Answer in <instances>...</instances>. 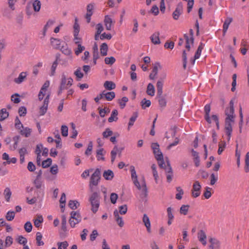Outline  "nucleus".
<instances>
[{
    "label": "nucleus",
    "instance_id": "nucleus-1",
    "mask_svg": "<svg viewBox=\"0 0 249 249\" xmlns=\"http://www.w3.org/2000/svg\"><path fill=\"white\" fill-rule=\"evenodd\" d=\"M130 170L131 172V179L134 185L139 190H141L142 191L141 197L142 198L145 197L147 195V191L144 177H142V185H141L138 180V177L136 174V172L135 171L134 166L131 165L130 167Z\"/></svg>",
    "mask_w": 249,
    "mask_h": 249
},
{
    "label": "nucleus",
    "instance_id": "nucleus-2",
    "mask_svg": "<svg viewBox=\"0 0 249 249\" xmlns=\"http://www.w3.org/2000/svg\"><path fill=\"white\" fill-rule=\"evenodd\" d=\"M89 200L91 206V210L93 213H96L100 205V196L97 192H93L89 196Z\"/></svg>",
    "mask_w": 249,
    "mask_h": 249
},
{
    "label": "nucleus",
    "instance_id": "nucleus-3",
    "mask_svg": "<svg viewBox=\"0 0 249 249\" xmlns=\"http://www.w3.org/2000/svg\"><path fill=\"white\" fill-rule=\"evenodd\" d=\"M230 107H227L225 111L226 116L225 121L233 122L234 123L235 115L234 114V103L233 100L230 102Z\"/></svg>",
    "mask_w": 249,
    "mask_h": 249
},
{
    "label": "nucleus",
    "instance_id": "nucleus-4",
    "mask_svg": "<svg viewBox=\"0 0 249 249\" xmlns=\"http://www.w3.org/2000/svg\"><path fill=\"white\" fill-rule=\"evenodd\" d=\"M100 179V171L97 168L91 175L89 181V188L91 191H93V186H97Z\"/></svg>",
    "mask_w": 249,
    "mask_h": 249
},
{
    "label": "nucleus",
    "instance_id": "nucleus-5",
    "mask_svg": "<svg viewBox=\"0 0 249 249\" xmlns=\"http://www.w3.org/2000/svg\"><path fill=\"white\" fill-rule=\"evenodd\" d=\"M73 82L72 78L71 77L67 78L65 74L63 73L61 75L60 86L61 87V88H65L66 89H67L72 85Z\"/></svg>",
    "mask_w": 249,
    "mask_h": 249
},
{
    "label": "nucleus",
    "instance_id": "nucleus-6",
    "mask_svg": "<svg viewBox=\"0 0 249 249\" xmlns=\"http://www.w3.org/2000/svg\"><path fill=\"white\" fill-rule=\"evenodd\" d=\"M50 94H48L45 98L43 105L39 107V113L40 116L44 115L46 112L49 103Z\"/></svg>",
    "mask_w": 249,
    "mask_h": 249
},
{
    "label": "nucleus",
    "instance_id": "nucleus-7",
    "mask_svg": "<svg viewBox=\"0 0 249 249\" xmlns=\"http://www.w3.org/2000/svg\"><path fill=\"white\" fill-rule=\"evenodd\" d=\"M201 188V186L199 182L198 181H196L193 184L192 190V195L193 197H197L200 195Z\"/></svg>",
    "mask_w": 249,
    "mask_h": 249
},
{
    "label": "nucleus",
    "instance_id": "nucleus-8",
    "mask_svg": "<svg viewBox=\"0 0 249 249\" xmlns=\"http://www.w3.org/2000/svg\"><path fill=\"white\" fill-rule=\"evenodd\" d=\"M233 122L225 121V129L226 135L228 136V141H230L232 131V126L234 124Z\"/></svg>",
    "mask_w": 249,
    "mask_h": 249
},
{
    "label": "nucleus",
    "instance_id": "nucleus-9",
    "mask_svg": "<svg viewBox=\"0 0 249 249\" xmlns=\"http://www.w3.org/2000/svg\"><path fill=\"white\" fill-rule=\"evenodd\" d=\"M160 146L158 143H152L151 144V148L153 150V153L155 155V158H160L163 157L162 153L160 151Z\"/></svg>",
    "mask_w": 249,
    "mask_h": 249
},
{
    "label": "nucleus",
    "instance_id": "nucleus-10",
    "mask_svg": "<svg viewBox=\"0 0 249 249\" xmlns=\"http://www.w3.org/2000/svg\"><path fill=\"white\" fill-rule=\"evenodd\" d=\"M210 249H220V242L217 239L213 238H209Z\"/></svg>",
    "mask_w": 249,
    "mask_h": 249
},
{
    "label": "nucleus",
    "instance_id": "nucleus-11",
    "mask_svg": "<svg viewBox=\"0 0 249 249\" xmlns=\"http://www.w3.org/2000/svg\"><path fill=\"white\" fill-rule=\"evenodd\" d=\"M159 69H161V66L159 62H156L154 64L152 72L149 75L150 79L154 80L156 78Z\"/></svg>",
    "mask_w": 249,
    "mask_h": 249
},
{
    "label": "nucleus",
    "instance_id": "nucleus-12",
    "mask_svg": "<svg viewBox=\"0 0 249 249\" xmlns=\"http://www.w3.org/2000/svg\"><path fill=\"white\" fill-rule=\"evenodd\" d=\"M19 133L22 135L26 138L29 137L32 133V129L28 127H24L23 125L19 129Z\"/></svg>",
    "mask_w": 249,
    "mask_h": 249
},
{
    "label": "nucleus",
    "instance_id": "nucleus-13",
    "mask_svg": "<svg viewBox=\"0 0 249 249\" xmlns=\"http://www.w3.org/2000/svg\"><path fill=\"white\" fill-rule=\"evenodd\" d=\"M27 72H21L19 74L18 77L14 79V82L18 84H20L23 82H24L27 79Z\"/></svg>",
    "mask_w": 249,
    "mask_h": 249
},
{
    "label": "nucleus",
    "instance_id": "nucleus-14",
    "mask_svg": "<svg viewBox=\"0 0 249 249\" xmlns=\"http://www.w3.org/2000/svg\"><path fill=\"white\" fill-rule=\"evenodd\" d=\"M184 37L186 41L185 48L188 51H189L191 48V45H193L194 43V38L189 37L187 34L184 35Z\"/></svg>",
    "mask_w": 249,
    "mask_h": 249
},
{
    "label": "nucleus",
    "instance_id": "nucleus-15",
    "mask_svg": "<svg viewBox=\"0 0 249 249\" xmlns=\"http://www.w3.org/2000/svg\"><path fill=\"white\" fill-rule=\"evenodd\" d=\"M197 237L198 240L203 245L205 246L206 245V235L203 231L200 230L198 232Z\"/></svg>",
    "mask_w": 249,
    "mask_h": 249
},
{
    "label": "nucleus",
    "instance_id": "nucleus-16",
    "mask_svg": "<svg viewBox=\"0 0 249 249\" xmlns=\"http://www.w3.org/2000/svg\"><path fill=\"white\" fill-rule=\"evenodd\" d=\"M51 43L53 48L55 49H60L62 46V41L60 40L53 37L51 38Z\"/></svg>",
    "mask_w": 249,
    "mask_h": 249
},
{
    "label": "nucleus",
    "instance_id": "nucleus-17",
    "mask_svg": "<svg viewBox=\"0 0 249 249\" xmlns=\"http://www.w3.org/2000/svg\"><path fill=\"white\" fill-rule=\"evenodd\" d=\"M104 23L106 29L107 30H111L112 26L114 23V21H113L109 17H105Z\"/></svg>",
    "mask_w": 249,
    "mask_h": 249
},
{
    "label": "nucleus",
    "instance_id": "nucleus-18",
    "mask_svg": "<svg viewBox=\"0 0 249 249\" xmlns=\"http://www.w3.org/2000/svg\"><path fill=\"white\" fill-rule=\"evenodd\" d=\"M142 222L146 228L147 231L148 232H151V224L150 220L147 214H144L142 218Z\"/></svg>",
    "mask_w": 249,
    "mask_h": 249
},
{
    "label": "nucleus",
    "instance_id": "nucleus-19",
    "mask_svg": "<svg viewBox=\"0 0 249 249\" xmlns=\"http://www.w3.org/2000/svg\"><path fill=\"white\" fill-rule=\"evenodd\" d=\"M113 214L118 225L120 227H123L124 222L123 220L122 217L119 216L118 211L117 210L114 211Z\"/></svg>",
    "mask_w": 249,
    "mask_h": 249
},
{
    "label": "nucleus",
    "instance_id": "nucleus-20",
    "mask_svg": "<svg viewBox=\"0 0 249 249\" xmlns=\"http://www.w3.org/2000/svg\"><path fill=\"white\" fill-rule=\"evenodd\" d=\"M103 92L104 98L108 101H112L115 97V93L113 91L107 92L104 90Z\"/></svg>",
    "mask_w": 249,
    "mask_h": 249
},
{
    "label": "nucleus",
    "instance_id": "nucleus-21",
    "mask_svg": "<svg viewBox=\"0 0 249 249\" xmlns=\"http://www.w3.org/2000/svg\"><path fill=\"white\" fill-rule=\"evenodd\" d=\"M183 5L181 2H179L177 6L175 11L173 14V16H179L183 13Z\"/></svg>",
    "mask_w": 249,
    "mask_h": 249
},
{
    "label": "nucleus",
    "instance_id": "nucleus-22",
    "mask_svg": "<svg viewBox=\"0 0 249 249\" xmlns=\"http://www.w3.org/2000/svg\"><path fill=\"white\" fill-rule=\"evenodd\" d=\"M159 36V32H155L151 36L150 39L153 44H160V43Z\"/></svg>",
    "mask_w": 249,
    "mask_h": 249
},
{
    "label": "nucleus",
    "instance_id": "nucleus-23",
    "mask_svg": "<svg viewBox=\"0 0 249 249\" xmlns=\"http://www.w3.org/2000/svg\"><path fill=\"white\" fill-rule=\"evenodd\" d=\"M211 110V107L209 104H207L204 107V111L205 112V119L206 121L210 124L211 123V118L209 116V113Z\"/></svg>",
    "mask_w": 249,
    "mask_h": 249
},
{
    "label": "nucleus",
    "instance_id": "nucleus-24",
    "mask_svg": "<svg viewBox=\"0 0 249 249\" xmlns=\"http://www.w3.org/2000/svg\"><path fill=\"white\" fill-rule=\"evenodd\" d=\"M34 225L39 228L43 222V218L41 215H37L36 217L33 220Z\"/></svg>",
    "mask_w": 249,
    "mask_h": 249
},
{
    "label": "nucleus",
    "instance_id": "nucleus-25",
    "mask_svg": "<svg viewBox=\"0 0 249 249\" xmlns=\"http://www.w3.org/2000/svg\"><path fill=\"white\" fill-rule=\"evenodd\" d=\"M103 176L106 180H111L114 177V173L111 170H107L104 171Z\"/></svg>",
    "mask_w": 249,
    "mask_h": 249
},
{
    "label": "nucleus",
    "instance_id": "nucleus-26",
    "mask_svg": "<svg viewBox=\"0 0 249 249\" xmlns=\"http://www.w3.org/2000/svg\"><path fill=\"white\" fill-rule=\"evenodd\" d=\"M104 88L108 90H111L115 88L116 85L115 84L110 81H106L104 84Z\"/></svg>",
    "mask_w": 249,
    "mask_h": 249
},
{
    "label": "nucleus",
    "instance_id": "nucleus-27",
    "mask_svg": "<svg viewBox=\"0 0 249 249\" xmlns=\"http://www.w3.org/2000/svg\"><path fill=\"white\" fill-rule=\"evenodd\" d=\"M34 183L37 189H41L42 191V195H44V186H43V188L41 189L42 186V181L39 178H36L34 180Z\"/></svg>",
    "mask_w": 249,
    "mask_h": 249
},
{
    "label": "nucleus",
    "instance_id": "nucleus-28",
    "mask_svg": "<svg viewBox=\"0 0 249 249\" xmlns=\"http://www.w3.org/2000/svg\"><path fill=\"white\" fill-rule=\"evenodd\" d=\"M155 89L154 86L151 83H149L147 85L146 93L148 95L153 96L155 95Z\"/></svg>",
    "mask_w": 249,
    "mask_h": 249
},
{
    "label": "nucleus",
    "instance_id": "nucleus-29",
    "mask_svg": "<svg viewBox=\"0 0 249 249\" xmlns=\"http://www.w3.org/2000/svg\"><path fill=\"white\" fill-rule=\"evenodd\" d=\"M9 116V113L5 108L0 110V121H3Z\"/></svg>",
    "mask_w": 249,
    "mask_h": 249
},
{
    "label": "nucleus",
    "instance_id": "nucleus-30",
    "mask_svg": "<svg viewBox=\"0 0 249 249\" xmlns=\"http://www.w3.org/2000/svg\"><path fill=\"white\" fill-rule=\"evenodd\" d=\"M118 114V112L117 110L114 109L112 110L110 117L108 118V121L109 123H111L113 121H117L118 120L117 115Z\"/></svg>",
    "mask_w": 249,
    "mask_h": 249
},
{
    "label": "nucleus",
    "instance_id": "nucleus-31",
    "mask_svg": "<svg viewBox=\"0 0 249 249\" xmlns=\"http://www.w3.org/2000/svg\"><path fill=\"white\" fill-rule=\"evenodd\" d=\"M232 21V18L230 17L227 18L225 19V20L224 22V24H223V31L224 34H225L226 33V32L228 29L229 26L230 24V23Z\"/></svg>",
    "mask_w": 249,
    "mask_h": 249
},
{
    "label": "nucleus",
    "instance_id": "nucleus-32",
    "mask_svg": "<svg viewBox=\"0 0 249 249\" xmlns=\"http://www.w3.org/2000/svg\"><path fill=\"white\" fill-rule=\"evenodd\" d=\"M105 153V152L104 151V150L103 148H101L97 150L96 151V157L98 160H104L105 158H104L103 156L104 154Z\"/></svg>",
    "mask_w": 249,
    "mask_h": 249
},
{
    "label": "nucleus",
    "instance_id": "nucleus-33",
    "mask_svg": "<svg viewBox=\"0 0 249 249\" xmlns=\"http://www.w3.org/2000/svg\"><path fill=\"white\" fill-rule=\"evenodd\" d=\"M128 101V98L127 97H123L122 99L118 100V103L119 104L121 108H124L125 106L126 103Z\"/></svg>",
    "mask_w": 249,
    "mask_h": 249
},
{
    "label": "nucleus",
    "instance_id": "nucleus-34",
    "mask_svg": "<svg viewBox=\"0 0 249 249\" xmlns=\"http://www.w3.org/2000/svg\"><path fill=\"white\" fill-rule=\"evenodd\" d=\"M12 195V192L9 187H6L4 190L3 195L7 202H9Z\"/></svg>",
    "mask_w": 249,
    "mask_h": 249
},
{
    "label": "nucleus",
    "instance_id": "nucleus-35",
    "mask_svg": "<svg viewBox=\"0 0 249 249\" xmlns=\"http://www.w3.org/2000/svg\"><path fill=\"white\" fill-rule=\"evenodd\" d=\"M163 82L157 81L156 87L157 89V96H160L162 94V88L163 86Z\"/></svg>",
    "mask_w": 249,
    "mask_h": 249
},
{
    "label": "nucleus",
    "instance_id": "nucleus-36",
    "mask_svg": "<svg viewBox=\"0 0 249 249\" xmlns=\"http://www.w3.org/2000/svg\"><path fill=\"white\" fill-rule=\"evenodd\" d=\"M75 44L77 45V49L75 51V53L78 55L81 53L85 49V47L82 46L81 44V41H75Z\"/></svg>",
    "mask_w": 249,
    "mask_h": 249
},
{
    "label": "nucleus",
    "instance_id": "nucleus-37",
    "mask_svg": "<svg viewBox=\"0 0 249 249\" xmlns=\"http://www.w3.org/2000/svg\"><path fill=\"white\" fill-rule=\"evenodd\" d=\"M138 117V114L137 112H134L132 115V116L130 118L129 123H128V130L130 129V128L131 126H132L134 124V123L136 121L137 118Z\"/></svg>",
    "mask_w": 249,
    "mask_h": 249
},
{
    "label": "nucleus",
    "instance_id": "nucleus-38",
    "mask_svg": "<svg viewBox=\"0 0 249 249\" xmlns=\"http://www.w3.org/2000/svg\"><path fill=\"white\" fill-rule=\"evenodd\" d=\"M151 169L153 172V177L154 178L155 182L156 183H158V178H159V176L158 174V172L156 170V165L155 164H153L151 166Z\"/></svg>",
    "mask_w": 249,
    "mask_h": 249
},
{
    "label": "nucleus",
    "instance_id": "nucleus-39",
    "mask_svg": "<svg viewBox=\"0 0 249 249\" xmlns=\"http://www.w3.org/2000/svg\"><path fill=\"white\" fill-rule=\"evenodd\" d=\"M42 235L40 232H37L36 234V240L37 246H41L44 245L43 241H42Z\"/></svg>",
    "mask_w": 249,
    "mask_h": 249
},
{
    "label": "nucleus",
    "instance_id": "nucleus-40",
    "mask_svg": "<svg viewBox=\"0 0 249 249\" xmlns=\"http://www.w3.org/2000/svg\"><path fill=\"white\" fill-rule=\"evenodd\" d=\"M73 36H78V34L80 31V26L77 23V18L75 19V23L73 25Z\"/></svg>",
    "mask_w": 249,
    "mask_h": 249
},
{
    "label": "nucleus",
    "instance_id": "nucleus-41",
    "mask_svg": "<svg viewBox=\"0 0 249 249\" xmlns=\"http://www.w3.org/2000/svg\"><path fill=\"white\" fill-rule=\"evenodd\" d=\"M32 6L35 11H39L41 7L40 1L38 0H34L32 2Z\"/></svg>",
    "mask_w": 249,
    "mask_h": 249
},
{
    "label": "nucleus",
    "instance_id": "nucleus-42",
    "mask_svg": "<svg viewBox=\"0 0 249 249\" xmlns=\"http://www.w3.org/2000/svg\"><path fill=\"white\" fill-rule=\"evenodd\" d=\"M80 204L77 200H70L68 205L72 210H75L79 206Z\"/></svg>",
    "mask_w": 249,
    "mask_h": 249
},
{
    "label": "nucleus",
    "instance_id": "nucleus-43",
    "mask_svg": "<svg viewBox=\"0 0 249 249\" xmlns=\"http://www.w3.org/2000/svg\"><path fill=\"white\" fill-rule=\"evenodd\" d=\"M108 50V47L106 43H103L100 48V52L102 55L105 56L107 54V52Z\"/></svg>",
    "mask_w": 249,
    "mask_h": 249
},
{
    "label": "nucleus",
    "instance_id": "nucleus-44",
    "mask_svg": "<svg viewBox=\"0 0 249 249\" xmlns=\"http://www.w3.org/2000/svg\"><path fill=\"white\" fill-rule=\"evenodd\" d=\"M165 162L167 163V165H165L163 169L165 170L167 174L172 173V169L170 164L169 160L167 158L165 159Z\"/></svg>",
    "mask_w": 249,
    "mask_h": 249
},
{
    "label": "nucleus",
    "instance_id": "nucleus-45",
    "mask_svg": "<svg viewBox=\"0 0 249 249\" xmlns=\"http://www.w3.org/2000/svg\"><path fill=\"white\" fill-rule=\"evenodd\" d=\"M94 8V5L93 4L90 3L87 5V13L86 16H92L93 14V11Z\"/></svg>",
    "mask_w": 249,
    "mask_h": 249
},
{
    "label": "nucleus",
    "instance_id": "nucleus-46",
    "mask_svg": "<svg viewBox=\"0 0 249 249\" xmlns=\"http://www.w3.org/2000/svg\"><path fill=\"white\" fill-rule=\"evenodd\" d=\"M17 241L20 245H23V246H26L27 243V240L26 238L22 235L18 236L17 239Z\"/></svg>",
    "mask_w": 249,
    "mask_h": 249
},
{
    "label": "nucleus",
    "instance_id": "nucleus-47",
    "mask_svg": "<svg viewBox=\"0 0 249 249\" xmlns=\"http://www.w3.org/2000/svg\"><path fill=\"white\" fill-rule=\"evenodd\" d=\"M15 213L14 211H9L6 214L5 217L8 221H12L15 217Z\"/></svg>",
    "mask_w": 249,
    "mask_h": 249
},
{
    "label": "nucleus",
    "instance_id": "nucleus-48",
    "mask_svg": "<svg viewBox=\"0 0 249 249\" xmlns=\"http://www.w3.org/2000/svg\"><path fill=\"white\" fill-rule=\"evenodd\" d=\"M60 49L62 52L66 55H70L71 53V50L68 48L67 45L65 46L62 45Z\"/></svg>",
    "mask_w": 249,
    "mask_h": 249
},
{
    "label": "nucleus",
    "instance_id": "nucleus-49",
    "mask_svg": "<svg viewBox=\"0 0 249 249\" xmlns=\"http://www.w3.org/2000/svg\"><path fill=\"white\" fill-rule=\"evenodd\" d=\"M141 105L143 109L149 107L151 105V102L149 100H146L145 98L143 99L141 102Z\"/></svg>",
    "mask_w": 249,
    "mask_h": 249
},
{
    "label": "nucleus",
    "instance_id": "nucleus-50",
    "mask_svg": "<svg viewBox=\"0 0 249 249\" xmlns=\"http://www.w3.org/2000/svg\"><path fill=\"white\" fill-rule=\"evenodd\" d=\"M177 191L178 192V193L176 194V198L178 200H180L182 198V196L184 193L183 191L180 187H177Z\"/></svg>",
    "mask_w": 249,
    "mask_h": 249
},
{
    "label": "nucleus",
    "instance_id": "nucleus-51",
    "mask_svg": "<svg viewBox=\"0 0 249 249\" xmlns=\"http://www.w3.org/2000/svg\"><path fill=\"white\" fill-rule=\"evenodd\" d=\"M58 63L57 60L53 62L51 68V73L50 76H53L55 73V70L57 66Z\"/></svg>",
    "mask_w": 249,
    "mask_h": 249
},
{
    "label": "nucleus",
    "instance_id": "nucleus-52",
    "mask_svg": "<svg viewBox=\"0 0 249 249\" xmlns=\"http://www.w3.org/2000/svg\"><path fill=\"white\" fill-rule=\"evenodd\" d=\"M52 160L50 158H48L46 160H45L42 162V166L43 168H47L49 167L52 164Z\"/></svg>",
    "mask_w": 249,
    "mask_h": 249
},
{
    "label": "nucleus",
    "instance_id": "nucleus-53",
    "mask_svg": "<svg viewBox=\"0 0 249 249\" xmlns=\"http://www.w3.org/2000/svg\"><path fill=\"white\" fill-rule=\"evenodd\" d=\"M159 99V103L160 107H165L166 105V101L165 98L162 96V94L160 96H158Z\"/></svg>",
    "mask_w": 249,
    "mask_h": 249
},
{
    "label": "nucleus",
    "instance_id": "nucleus-54",
    "mask_svg": "<svg viewBox=\"0 0 249 249\" xmlns=\"http://www.w3.org/2000/svg\"><path fill=\"white\" fill-rule=\"evenodd\" d=\"M245 170L246 172L249 171V152H248L246 155Z\"/></svg>",
    "mask_w": 249,
    "mask_h": 249
},
{
    "label": "nucleus",
    "instance_id": "nucleus-55",
    "mask_svg": "<svg viewBox=\"0 0 249 249\" xmlns=\"http://www.w3.org/2000/svg\"><path fill=\"white\" fill-rule=\"evenodd\" d=\"M68 245L69 244L67 241L57 243L58 249H68Z\"/></svg>",
    "mask_w": 249,
    "mask_h": 249
},
{
    "label": "nucleus",
    "instance_id": "nucleus-56",
    "mask_svg": "<svg viewBox=\"0 0 249 249\" xmlns=\"http://www.w3.org/2000/svg\"><path fill=\"white\" fill-rule=\"evenodd\" d=\"M211 190H212V188H211L209 187H206L205 188V191L203 195H204V197L206 199H208L211 196V195H212L211 193Z\"/></svg>",
    "mask_w": 249,
    "mask_h": 249
},
{
    "label": "nucleus",
    "instance_id": "nucleus-57",
    "mask_svg": "<svg viewBox=\"0 0 249 249\" xmlns=\"http://www.w3.org/2000/svg\"><path fill=\"white\" fill-rule=\"evenodd\" d=\"M189 205H182L180 208V213L184 215H186L189 210Z\"/></svg>",
    "mask_w": 249,
    "mask_h": 249
},
{
    "label": "nucleus",
    "instance_id": "nucleus-58",
    "mask_svg": "<svg viewBox=\"0 0 249 249\" xmlns=\"http://www.w3.org/2000/svg\"><path fill=\"white\" fill-rule=\"evenodd\" d=\"M71 217L75 220H76L77 219H78L80 220V222L81 221V217L80 214L76 212H71Z\"/></svg>",
    "mask_w": 249,
    "mask_h": 249
},
{
    "label": "nucleus",
    "instance_id": "nucleus-59",
    "mask_svg": "<svg viewBox=\"0 0 249 249\" xmlns=\"http://www.w3.org/2000/svg\"><path fill=\"white\" fill-rule=\"evenodd\" d=\"M119 211L118 212V213H120L121 214H125L127 211V207L126 205H124L120 206L119 207Z\"/></svg>",
    "mask_w": 249,
    "mask_h": 249
},
{
    "label": "nucleus",
    "instance_id": "nucleus-60",
    "mask_svg": "<svg viewBox=\"0 0 249 249\" xmlns=\"http://www.w3.org/2000/svg\"><path fill=\"white\" fill-rule=\"evenodd\" d=\"M24 228L27 232H30L32 231L33 226L31 223L28 221L25 224Z\"/></svg>",
    "mask_w": 249,
    "mask_h": 249
},
{
    "label": "nucleus",
    "instance_id": "nucleus-61",
    "mask_svg": "<svg viewBox=\"0 0 249 249\" xmlns=\"http://www.w3.org/2000/svg\"><path fill=\"white\" fill-rule=\"evenodd\" d=\"M113 134V132L110 130L109 128H106L105 131L103 133V136L104 138H107L109 136H111Z\"/></svg>",
    "mask_w": 249,
    "mask_h": 249
},
{
    "label": "nucleus",
    "instance_id": "nucleus-62",
    "mask_svg": "<svg viewBox=\"0 0 249 249\" xmlns=\"http://www.w3.org/2000/svg\"><path fill=\"white\" fill-rule=\"evenodd\" d=\"M13 239L11 236H7L5 239V247H10L13 243Z\"/></svg>",
    "mask_w": 249,
    "mask_h": 249
},
{
    "label": "nucleus",
    "instance_id": "nucleus-63",
    "mask_svg": "<svg viewBox=\"0 0 249 249\" xmlns=\"http://www.w3.org/2000/svg\"><path fill=\"white\" fill-rule=\"evenodd\" d=\"M61 134L64 137H67L68 135V127L65 125H63L61 126Z\"/></svg>",
    "mask_w": 249,
    "mask_h": 249
},
{
    "label": "nucleus",
    "instance_id": "nucleus-64",
    "mask_svg": "<svg viewBox=\"0 0 249 249\" xmlns=\"http://www.w3.org/2000/svg\"><path fill=\"white\" fill-rule=\"evenodd\" d=\"M210 184L212 185H214L218 180V175H215L213 173L210 176Z\"/></svg>",
    "mask_w": 249,
    "mask_h": 249
}]
</instances>
